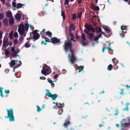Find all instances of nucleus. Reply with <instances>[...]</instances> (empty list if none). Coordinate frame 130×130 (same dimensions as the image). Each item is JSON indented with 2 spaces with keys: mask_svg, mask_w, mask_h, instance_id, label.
I'll return each instance as SVG.
<instances>
[{
  "mask_svg": "<svg viewBox=\"0 0 130 130\" xmlns=\"http://www.w3.org/2000/svg\"><path fill=\"white\" fill-rule=\"evenodd\" d=\"M63 46L65 51L66 53H67L68 50L70 51L71 52V50L73 52L74 51L73 50L71 49L72 46L71 42L68 41L66 40L64 41V44L63 45Z\"/></svg>",
  "mask_w": 130,
  "mask_h": 130,
  "instance_id": "nucleus-1",
  "label": "nucleus"
},
{
  "mask_svg": "<svg viewBox=\"0 0 130 130\" xmlns=\"http://www.w3.org/2000/svg\"><path fill=\"white\" fill-rule=\"evenodd\" d=\"M7 116H5L6 118H9V120L11 121H14L15 119L14 116L12 108H10L7 110Z\"/></svg>",
  "mask_w": 130,
  "mask_h": 130,
  "instance_id": "nucleus-2",
  "label": "nucleus"
},
{
  "mask_svg": "<svg viewBox=\"0 0 130 130\" xmlns=\"http://www.w3.org/2000/svg\"><path fill=\"white\" fill-rule=\"evenodd\" d=\"M18 31L21 35H23L25 32V28L24 24H20L18 28Z\"/></svg>",
  "mask_w": 130,
  "mask_h": 130,
  "instance_id": "nucleus-3",
  "label": "nucleus"
},
{
  "mask_svg": "<svg viewBox=\"0 0 130 130\" xmlns=\"http://www.w3.org/2000/svg\"><path fill=\"white\" fill-rule=\"evenodd\" d=\"M71 125V123L70 121V119L69 118H67L65 121L64 123L63 124L64 128L67 130H69L68 126Z\"/></svg>",
  "mask_w": 130,
  "mask_h": 130,
  "instance_id": "nucleus-4",
  "label": "nucleus"
},
{
  "mask_svg": "<svg viewBox=\"0 0 130 130\" xmlns=\"http://www.w3.org/2000/svg\"><path fill=\"white\" fill-rule=\"evenodd\" d=\"M71 56L70 60V61L71 63L73 64H74L75 63L76 61V59L74 55V51H71Z\"/></svg>",
  "mask_w": 130,
  "mask_h": 130,
  "instance_id": "nucleus-5",
  "label": "nucleus"
},
{
  "mask_svg": "<svg viewBox=\"0 0 130 130\" xmlns=\"http://www.w3.org/2000/svg\"><path fill=\"white\" fill-rule=\"evenodd\" d=\"M84 27L87 29L88 31H91L92 32H95V29L90 24H85Z\"/></svg>",
  "mask_w": 130,
  "mask_h": 130,
  "instance_id": "nucleus-6",
  "label": "nucleus"
},
{
  "mask_svg": "<svg viewBox=\"0 0 130 130\" xmlns=\"http://www.w3.org/2000/svg\"><path fill=\"white\" fill-rule=\"evenodd\" d=\"M84 31L86 34L88 35L87 36L88 38L90 40H92L94 36V34L93 33H89L88 31L86 29H84Z\"/></svg>",
  "mask_w": 130,
  "mask_h": 130,
  "instance_id": "nucleus-7",
  "label": "nucleus"
},
{
  "mask_svg": "<svg viewBox=\"0 0 130 130\" xmlns=\"http://www.w3.org/2000/svg\"><path fill=\"white\" fill-rule=\"evenodd\" d=\"M51 42L53 44L56 43L60 42V40L56 37L52 38H51Z\"/></svg>",
  "mask_w": 130,
  "mask_h": 130,
  "instance_id": "nucleus-8",
  "label": "nucleus"
},
{
  "mask_svg": "<svg viewBox=\"0 0 130 130\" xmlns=\"http://www.w3.org/2000/svg\"><path fill=\"white\" fill-rule=\"evenodd\" d=\"M49 69H45L44 70H42L41 72L45 76L48 75L50 73V72H48V71Z\"/></svg>",
  "mask_w": 130,
  "mask_h": 130,
  "instance_id": "nucleus-9",
  "label": "nucleus"
},
{
  "mask_svg": "<svg viewBox=\"0 0 130 130\" xmlns=\"http://www.w3.org/2000/svg\"><path fill=\"white\" fill-rule=\"evenodd\" d=\"M40 37V35L39 33H36L35 34H34L33 36V39L34 41H35L36 40H38Z\"/></svg>",
  "mask_w": 130,
  "mask_h": 130,
  "instance_id": "nucleus-10",
  "label": "nucleus"
},
{
  "mask_svg": "<svg viewBox=\"0 0 130 130\" xmlns=\"http://www.w3.org/2000/svg\"><path fill=\"white\" fill-rule=\"evenodd\" d=\"M8 39H5L3 41V46L6 47L8 45Z\"/></svg>",
  "mask_w": 130,
  "mask_h": 130,
  "instance_id": "nucleus-11",
  "label": "nucleus"
},
{
  "mask_svg": "<svg viewBox=\"0 0 130 130\" xmlns=\"http://www.w3.org/2000/svg\"><path fill=\"white\" fill-rule=\"evenodd\" d=\"M75 29L73 24L72 23L71 24L69 27V32H71L72 31L74 30Z\"/></svg>",
  "mask_w": 130,
  "mask_h": 130,
  "instance_id": "nucleus-12",
  "label": "nucleus"
},
{
  "mask_svg": "<svg viewBox=\"0 0 130 130\" xmlns=\"http://www.w3.org/2000/svg\"><path fill=\"white\" fill-rule=\"evenodd\" d=\"M10 65V66L11 67H13L14 66L15 64V60H12L9 63Z\"/></svg>",
  "mask_w": 130,
  "mask_h": 130,
  "instance_id": "nucleus-13",
  "label": "nucleus"
},
{
  "mask_svg": "<svg viewBox=\"0 0 130 130\" xmlns=\"http://www.w3.org/2000/svg\"><path fill=\"white\" fill-rule=\"evenodd\" d=\"M15 17L17 20H20L21 18V15L19 13H17L15 16Z\"/></svg>",
  "mask_w": 130,
  "mask_h": 130,
  "instance_id": "nucleus-14",
  "label": "nucleus"
},
{
  "mask_svg": "<svg viewBox=\"0 0 130 130\" xmlns=\"http://www.w3.org/2000/svg\"><path fill=\"white\" fill-rule=\"evenodd\" d=\"M9 23L10 25V26L13 25L14 23V21L13 19L12 18H10L9 19Z\"/></svg>",
  "mask_w": 130,
  "mask_h": 130,
  "instance_id": "nucleus-15",
  "label": "nucleus"
},
{
  "mask_svg": "<svg viewBox=\"0 0 130 130\" xmlns=\"http://www.w3.org/2000/svg\"><path fill=\"white\" fill-rule=\"evenodd\" d=\"M4 24L6 26H7L8 25V20L7 18L3 20Z\"/></svg>",
  "mask_w": 130,
  "mask_h": 130,
  "instance_id": "nucleus-16",
  "label": "nucleus"
},
{
  "mask_svg": "<svg viewBox=\"0 0 130 130\" xmlns=\"http://www.w3.org/2000/svg\"><path fill=\"white\" fill-rule=\"evenodd\" d=\"M58 96V95L56 94H52L51 98L52 99V100H56V99L57 98Z\"/></svg>",
  "mask_w": 130,
  "mask_h": 130,
  "instance_id": "nucleus-17",
  "label": "nucleus"
},
{
  "mask_svg": "<svg viewBox=\"0 0 130 130\" xmlns=\"http://www.w3.org/2000/svg\"><path fill=\"white\" fill-rule=\"evenodd\" d=\"M46 91L47 92L45 93V95L47 96L48 97H51L52 94L50 92L49 90L46 89Z\"/></svg>",
  "mask_w": 130,
  "mask_h": 130,
  "instance_id": "nucleus-18",
  "label": "nucleus"
},
{
  "mask_svg": "<svg viewBox=\"0 0 130 130\" xmlns=\"http://www.w3.org/2000/svg\"><path fill=\"white\" fill-rule=\"evenodd\" d=\"M6 15L7 17L9 18H12L11 17L12 16V14L10 11H9L7 12L6 14Z\"/></svg>",
  "mask_w": 130,
  "mask_h": 130,
  "instance_id": "nucleus-19",
  "label": "nucleus"
},
{
  "mask_svg": "<svg viewBox=\"0 0 130 130\" xmlns=\"http://www.w3.org/2000/svg\"><path fill=\"white\" fill-rule=\"evenodd\" d=\"M61 12V15L63 19V20H64L66 18L64 11L62 9Z\"/></svg>",
  "mask_w": 130,
  "mask_h": 130,
  "instance_id": "nucleus-20",
  "label": "nucleus"
},
{
  "mask_svg": "<svg viewBox=\"0 0 130 130\" xmlns=\"http://www.w3.org/2000/svg\"><path fill=\"white\" fill-rule=\"evenodd\" d=\"M84 68V66H80L78 67L77 69L78 70V72H80L82 71Z\"/></svg>",
  "mask_w": 130,
  "mask_h": 130,
  "instance_id": "nucleus-21",
  "label": "nucleus"
},
{
  "mask_svg": "<svg viewBox=\"0 0 130 130\" xmlns=\"http://www.w3.org/2000/svg\"><path fill=\"white\" fill-rule=\"evenodd\" d=\"M129 102H127L126 104V107L124 108L123 109V110H124L125 111H128L129 109V108L128 107V105H129Z\"/></svg>",
  "mask_w": 130,
  "mask_h": 130,
  "instance_id": "nucleus-22",
  "label": "nucleus"
},
{
  "mask_svg": "<svg viewBox=\"0 0 130 130\" xmlns=\"http://www.w3.org/2000/svg\"><path fill=\"white\" fill-rule=\"evenodd\" d=\"M46 35L48 36L49 38H51L52 36V33L50 31H46L45 32Z\"/></svg>",
  "mask_w": 130,
  "mask_h": 130,
  "instance_id": "nucleus-23",
  "label": "nucleus"
},
{
  "mask_svg": "<svg viewBox=\"0 0 130 130\" xmlns=\"http://www.w3.org/2000/svg\"><path fill=\"white\" fill-rule=\"evenodd\" d=\"M81 36L82 39V40L81 41H85L86 40V35L85 34H82Z\"/></svg>",
  "mask_w": 130,
  "mask_h": 130,
  "instance_id": "nucleus-24",
  "label": "nucleus"
},
{
  "mask_svg": "<svg viewBox=\"0 0 130 130\" xmlns=\"http://www.w3.org/2000/svg\"><path fill=\"white\" fill-rule=\"evenodd\" d=\"M23 5V4L20 3H18L17 4V6L16 8L17 9H19L21 8Z\"/></svg>",
  "mask_w": 130,
  "mask_h": 130,
  "instance_id": "nucleus-25",
  "label": "nucleus"
},
{
  "mask_svg": "<svg viewBox=\"0 0 130 130\" xmlns=\"http://www.w3.org/2000/svg\"><path fill=\"white\" fill-rule=\"evenodd\" d=\"M113 68L112 65L111 64H110L108 66L107 69L108 71H111Z\"/></svg>",
  "mask_w": 130,
  "mask_h": 130,
  "instance_id": "nucleus-26",
  "label": "nucleus"
},
{
  "mask_svg": "<svg viewBox=\"0 0 130 130\" xmlns=\"http://www.w3.org/2000/svg\"><path fill=\"white\" fill-rule=\"evenodd\" d=\"M125 119H123L121 121L120 123L121 124V127L122 126H123L124 124L126 122Z\"/></svg>",
  "mask_w": 130,
  "mask_h": 130,
  "instance_id": "nucleus-27",
  "label": "nucleus"
},
{
  "mask_svg": "<svg viewBox=\"0 0 130 130\" xmlns=\"http://www.w3.org/2000/svg\"><path fill=\"white\" fill-rule=\"evenodd\" d=\"M72 17L71 18V19L73 20H74L76 19V15L75 13H73L72 14Z\"/></svg>",
  "mask_w": 130,
  "mask_h": 130,
  "instance_id": "nucleus-28",
  "label": "nucleus"
},
{
  "mask_svg": "<svg viewBox=\"0 0 130 130\" xmlns=\"http://www.w3.org/2000/svg\"><path fill=\"white\" fill-rule=\"evenodd\" d=\"M98 29L99 31L97 29L96 30V31L97 34H98L99 33H101L102 31V29L100 27H99L98 28Z\"/></svg>",
  "mask_w": 130,
  "mask_h": 130,
  "instance_id": "nucleus-29",
  "label": "nucleus"
},
{
  "mask_svg": "<svg viewBox=\"0 0 130 130\" xmlns=\"http://www.w3.org/2000/svg\"><path fill=\"white\" fill-rule=\"evenodd\" d=\"M3 88H2L0 87V95L2 97H4V95L3 94V91L2 89H3Z\"/></svg>",
  "mask_w": 130,
  "mask_h": 130,
  "instance_id": "nucleus-30",
  "label": "nucleus"
},
{
  "mask_svg": "<svg viewBox=\"0 0 130 130\" xmlns=\"http://www.w3.org/2000/svg\"><path fill=\"white\" fill-rule=\"evenodd\" d=\"M24 25L25 27V30H27L28 29V28L29 27V26H28V25L27 23H25Z\"/></svg>",
  "mask_w": 130,
  "mask_h": 130,
  "instance_id": "nucleus-31",
  "label": "nucleus"
},
{
  "mask_svg": "<svg viewBox=\"0 0 130 130\" xmlns=\"http://www.w3.org/2000/svg\"><path fill=\"white\" fill-rule=\"evenodd\" d=\"M82 15V12H80L78 14L77 17L79 18L80 19Z\"/></svg>",
  "mask_w": 130,
  "mask_h": 130,
  "instance_id": "nucleus-32",
  "label": "nucleus"
},
{
  "mask_svg": "<svg viewBox=\"0 0 130 130\" xmlns=\"http://www.w3.org/2000/svg\"><path fill=\"white\" fill-rule=\"evenodd\" d=\"M84 41H81L82 43H80L82 44L83 46H86L87 45V43L84 42Z\"/></svg>",
  "mask_w": 130,
  "mask_h": 130,
  "instance_id": "nucleus-33",
  "label": "nucleus"
},
{
  "mask_svg": "<svg viewBox=\"0 0 130 130\" xmlns=\"http://www.w3.org/2000/svg\"><path fill=\"white\" fill-rule=\"evenodd\" d=\"M36 106L37 108V111L38 112H39L40 111L42 110V109H41L40 107L39 106L37 105Z\"/></svg>",
  "mask_w": 130,
  "mask_h": 130,
  "instance_id": "nucleus-34",
  "label": "nucleus"
},
{
  "mask_svg": "<svg viewBox=\"0 0 130 130\" xmlns=\"http://www.w3.org/2000/svg\"><path fill=\"white\" fill-rule=\"evenodd\" d=\"M13 32L12 31H11L9 34V36L11 39H12L13 37Z\"/></svg>",
  "mask_w": 130,
  "mask_h": 130,
  "instance_id": "nucleus-35",
  "label": "nucleus"
},
{
  "mask_svg": "<svg viewBox=\"0 0 130 130\" xmlns=\"http://www.w3.org/2000/svg\"><path fill=\"white\" fill-rule=\"evenodd\" d=\"M45 42H51V41H50V39L47 37H46L45 38Z\"/></svg>",
  "mask_w": 130,
  "mask_h": 130,
  "instance_id": "nucleus-36",
  "label": "nucleus"
},
{
  "mask_svg": "<svg viewBox=\"0 0 130 130\" xmlns=\"http://www.w3.org/2000/svg\"><path fill=\"white\" fill-rule=\"evenodd\" d=\"M4 14L3 13H0V20L4 18Z\"/></svg>",
  "mask_w": 130,
  "mask_h": 130,
  "instance_id": "nucleus-37",
  "label": "nucleus"
},
{
  "mask_svg": "<svg viewBox=\"0 0 130 130\" xmlns=\"http://www.w3.org/2000/svg\"><path fill=\"white\" fill-rule=\"evenodd\" d=\"M130 125V123H126V122L124 124L123 126H123V127H126L129 126Z\"/></svg>",
  "mask_w": 130,
  "mask_h": 130,
  "instance_id": "nucleus-38",
  "label": "nucleus"
},
{
  "mask_svg": "<svg viewBox=\"0 0 130 130\" xmlns=\"http://www.w3.org/2000/svg\"><path fill=\"white\" fill-rule=\"evenodd\" d=\"M67 37V39L66 40L67 41H70V42H71V41H73V39H73V38L71 37V39H69V38L68 37Z\"/></svg>",
  "mask_w": 130,
  "mask_h": 130,
  "instance_id": "nucleus-39",
  "label": "nucleus"
},
{
  "mask_svg": "<svg viewBox=\"0 0 130 130\" xmlns=\"http://www.w3.org/2000/svg\"><path fill=\"white\" fill-rule=\"evenodd\" d=\"M9 54V52L8 50H7L5 51V55L7 56Z\"/></svg>",
  "mask_w": 130,
  "mask_h": 130,
  "instance_id": "nucleus-40",
  "label": "nucleus"
},
{
  "mask_svg": "<svg viewBox=\"0 0 130 130\" xmlns=\"http://www.w3.org/2000/svg\"><path fill=\"white\" fill-rule=\"evenodd\" d=\"M126 25H125V26H121V28L122 31L125 30V29H126Z\"/></svg>",
  "mask_w": 130,
  "mask_h": 130,
  "instance_id": "nucleus-41",
  "label": "nucleus"
},
{
  "mask_svg": "<svg viewBox=\"0 0 130 130\" xmlns=\"http://www.w3.org/2000/svg\"><path fill=\"white\" fill-rule=\"evenodd\" d=\"M70 129L71 130H74L75 129V126L74 125L70 126Z\"/></svg>",
  "mask_w": 130,
  "mask_h": 130,
  "instance_id": "nucleus-42",
  "label": "nucleus"
},
{
  "mask_svg": "<svg viewBox=\"0 0 130 130\" xmlns=\"http://www.w3.org/2000/svg\"><path fill=\"white\" fill-rule=\"evenodd\" d=\"M25 46L26 48H28L30 47V45L28 44V42H27L25 44Z\"/></svg>",
  "mask_w": 130,
  "mask_h": 130,
  "instance_id": "nucleus-43",
  "label": "nucleus"
},
{
  "mask_svg": "<svg viewBox=\"0 0 130 130\" xmlns=\"http://www.w3.org/2000/svg\"><path fill=\"white\" fill-rule=\"evenodd\" d=\"M19 40L20 42V43H22L23 40V36H21Z\"/></svg>",
  "mask_w": 130,
  "mask_h": 130,
  "instance_id": "nucleus-44",
  "label": "nucleus"
},
{
  "mask_svg": "<svg viewBox=\"0 0 130 130\" xmlns=\"http://www.w3.org/2000/svg\"><path fill=\"white\" fill-rule=\"evenodd\" d=\"M95 6L93 4H92L90 6V8L91 9L94 10Z\"/></svg>",
  "mask_w": 130,
  "mask_h": 130,
  "instance_id": "nucleus-45",
  "label": "nucleus"
},
{
  "mask_svg": "<svg viewBox=\"0 0 130 130\" xmlns=\"http://www.w3.org/2000/svg\"><path fill=\"white\" fill-rule=\"evenodd\" d=\"M17 54V53L14 51L13 52V53L12 54L11 56H12L13 57H16V55Z\"/></svg>",
  "mask_w": 130,
  "mask_h": 130,
  "instance_id": "nucleus-46",
  "label": "nucleus"
},
{
  "mask_svg": "<svg viewBox=\"0 0 130 130\" xmlns=\"http://www.w3.org/2000/svg\"><path fill=\"white\" fill-rule=\"evenodd\" d=\"M121 91L120 92V93L121 95H122L124 93V89H121Z\"/></svg>",
  "mask_w": 130,
  "mask_h": 130,
  "instance_id": "nucleus-47",
  "label": "nucleus"
},
{
  "mask_svg": "<svg viewBox=\"0 0 130 130\" xmlns=\"http://www.w3.org/2000/svg\"><path fill=\"white\" fill-rule=\"evenodd\" d=\"M48 82L51 84L52 86L54 85V84L53 83V82L51 80H48Z\"/></svg>",
  "mask_w": 130,
  "mask_h": 130,
  "instance_id": "nucleus-48",
  "label": "nucleus"
},
{
  "mask_svg": "<svg viewBox=\"0 0 130 130\" xmlns=\"http://www.w3.org/2000/svg\"><path fill=\"white\" fill-rule=\"evenodd\" d=\"M115 113L113 114L114 115L117 116L119 113L118 110L117 109L115 110Z\"/></svg>",
  "mask_w": 130,
  "mask_h": 130,
  "instance_id": "nucleus-49",
  "label": "nucleus"
},
{
  "mask_svg": "<svg viewBox=\"0 0 130 130\" xmlns=\"http://www.w3.org/2000/svg\"><path fill=\"white\" fill-rule=\"evenodd\" d=\"M45 29H43L42 31H41L40 32V34L41 35H43L44 34L45 32Z\"/></svg>",
  "mask_w": 130,
  "mask_h": 130,
  "instance_id": "nucleus-50",
  "label": "nucleus"
},
{
  "mask_svg": "<svg viewBox=\"0 0 130 130\" xmlns=\"http://www.w3.org/2000/svg\"><path fill=\"white\" fill-rule=\"evenodd\" d=\"M69 34L71 37V38H74V35L72 34L71 32H69Z\"/></svg>",
  "mask_w": 130,
  "mask_h": 130,
  "instance_id": "nucleus-51",
  "label": "nucleus"
},
{
  "mask_svg": "<svg viewBox=\"0 0 130 130\" xmlns=\"http://www.w3.org/2000/svg\"><path fill=\"white\" fill-rule=\"evenodd\" d=\"M13 6L14 7H16V3L15 2H13L12 3Z\"/></svg>",
  "mask_w": 130,
  "mask_h": 130,
  "instance_id": "nucleus-52",
  "label": "nucleus"
},
{
  "mask_svg": "<svg viewBox=\"0 0 130 130\" xmlns=\"http://www.w3.org/2000/svg\"><path fill=\"white\" fill-rule=\"evenodd\" d=\"M69 0H65L64 4L65 5H68L69 4Z\"/></svg>",
  "mask_w": 130,
  "mask_h": 130,
  "instance_id": "nucleus-53",
  "label": "nucleus"
},
{
  "mask_svg": "<svg viewBox=\"0 0 130 130\" xmlns=\"http://www.w3.org/2000/svg\"><path fill=\"white\" fill-rule=\"evenodd\" d=\"M20 66V65L19 64H18L13 67V69H14V70H15V69L18 68Z\"/></svg>",
  "mask_w": 130,
  "mask_h": 130,
  "instance_id": "nucleus-54",
  "label": "nucleus"
},
{
  "mask_svg": "<svg viewBox=\"0 0 130 130\" xmlns=\"http://www.w3.org/2000/svg\"><path fill=\"white\" fill-rule=\"evenodd\" d=\"M99 10V7L98 6H96V7L95 6L94 10Z\"/></svg>",
  "mask_w": 130,
  "mask_h": 130,
  "instance_id": "nucleus-55",
  "label": "nucleus"
},
{
  "mask_svg": "<svg viewBox=\"0 0 130 130\" xmlns=\"http://www.w3.org/2000/svg\"><path fill=\"white\" fill-rule=\"evenodd\" d=\"M14 37L15 38H16L17 37H18V33L17 32H15L14 34Z\"/></svg>",
  "mask_w": 130,
  "mask_h": 130,
  "instance_id": "nucleus-56",
  "label": "nucleus"
},
{
  "mask_svg": "<svg viewBox=\"0 0 130 130\" xmlns=\"http://www.w3.org/2000/svg\"><path fill=\"white\" fill-rule=\"evenodd\" d=\"M99 39V38L98 36L95 37L94 39V41H97Z\"/></svg>",
  "mask_w": 130,
  "mask_h": 130,
  "instance_id": "nucleus-57",
  "label": "nucleus"
},
{
  "mask_svg": "<svg viewBox=\"0 0 130 130\" xmlns=\"http://www.w3.org/2000/svg\"><path fill=\"white\" fill-rule=\"evenodd\" d=\"M113 64H114L115 63H116L117 62V61L116 60V59H115V58H113Z\"/></svg>",
  "mask_w": 130,
  "mask_h": 130,
  "instance_id": "nucleus-58",
  "label": "nucleus"
},
{
  "mask_svg": "<svg viewBox=\"0 0 130 130\" xmlns=\"http://www.w3.org/2000/svg\"><path fill=\"white\" fill-rule=\"evenodd\" d=\"M38 31V30H34L33 31V34H35L36 33H38L37 32Z\"/></svg>",
  "mask_w": 130,
  "mask_h": 130,
  "instance_id": "nucleus-59",
  "label": "nucleus"
},
{
  "mask_svg": "<svg viewBox=\"0 0 130 130\" xmlns=\"http://www.w3.org/2000/svg\"><path fill=\"white\" fill-rule=\"evenodd\" d=\"M11 51L12 52H14L15 51V50L14 48L13 47H12L11 49Z\"/></svg>",
  "mask_w": 130,
  "mask_h": 130,
  "instance_id": "nucleus-60",
  "label": "nucleus"
},
{
  "mask_svg": "<svg viewBox=\"0 0 130 130\" xmlns=\"http://www.w3.org/2000/svg\"><path fill=\"white\" fill-rule=\"evenodd\" d=\"M41 44L42 45L44 44V45H45L47 44V43L44 42V41H42L41 42Z\"/></svg>",
  "mask_w": 130,
  "mask_h": 130,
  "instance_id": "nucleus-61",
  "label": "nucleus"
},
{
  "mask_svg": "<svg viewBox=\"0 0 130 130\" xmlns=\"http://www.w3.org/2000/svg\"><path fill=\"white\" fill-rule=\"evenodd\" d=\"M104 27V29L105 30V31H108V32H109V29L107 28L106 27Z\"/></svg>",
  "mask_w": 130,
  "mask_h": 130,
  "instance_id": "nucleus-62",
  "label": "nucleus"
},
{
  "mask_svg": "<svg viewBox=\"0 0 130 130\" xmlns=\"http://www.w3.org/2000/svg\"><path fill=\"white\" fill-rule=\"evenodd\" d=\"M5 92L6 93H9L10 92V91L9 90H5Z\"/></svg>",
  "mask_w": 130,
  "mask_h": 130,
  "instance_id": "nucleus-63",
  "label": "nucleus"
},
{
  "mask_svg": "<svg viewBox=\"0 0 130 130\" xmlns=\"http://www.w3.org/2000/svg\"><path fill=\"white\" fill-rule=\"evenodd\" d=\"M17 41H18L17 39H15V40H14V44H16L17 43Z\"/></svg>",
  "mask_w": 130,
  "mask_h": 130,
  "instance_id": "nucleus-64",
  "label": "nucleus"
}]
</instances>
